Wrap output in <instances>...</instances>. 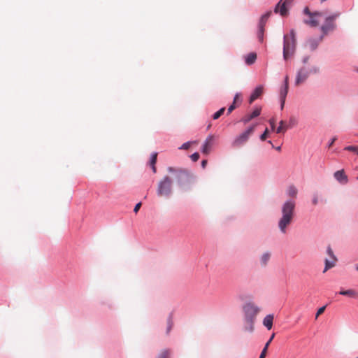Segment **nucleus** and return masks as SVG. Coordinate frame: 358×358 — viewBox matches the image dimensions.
Masks as SVG:
<instances>
[{
  "mask_svg": "<svg viewBox=\"0 0 358 358\" xmlns=\"http://www.w3.org/2000/svg\"><path fill=\"white\" fill-rule=\"evenodd\" d=\"M327 252L329 255L330 259L336 257V256L334 255V252H333V250H332V249H331V248L330 246L327 247Z\"/></svg>",
  "mask_w": 358,
  "mask_h": 358,
  "instance_id": "nucleus-30",
  "label": "nucleus"
},
{
  "mask_svg": "<svg viewBox=\"0 0 358 358\" xmlns=\"http://www.w3.org/2000/svg\"><path fill=\"white\" fill-rule=\"evenodd\" d=\"M303 14L307 16L303 19V23L310 27H317L319 26V18L322 16V13L319 11L311 12L308 7H305Z\"/></svg>",
  "mask_w": 358,
  "mask_h": 358,
  "instance_id": "nucleus-6",
  "label": "nucleus"
},
{
  "mask_svg": "<svg viewBox=\"0 0 358 358\" xmlns=\"http://www.w3.org/2000/svg\"><path fill=\"white\" fill-rule=\"evenodd\" d=\"M267 350H268L267 346H264V348H263V350L260 354L259 358H265L266 357V353H267Z\"/></svg>",
  "mask_w": 358,
  "mask_h": 358,
  "instance_id": "nucleus-32",
  "label": "nucleus"
},
{
  "mask_svg": "<svg viewBox=\"0 0 358 358\" xmlns=\"http://www.w3.org/2000/svg\"><path fill=\"white\" fill-rule=\"evenodd\" d=\"M256 125L250 127L246 131L238 135L232 142L231 145L234 148H238L244 145L252 135Z\"/></svg>",
  "mask_w": 358,
  "mask_h": 358,
  "instance_id": "nucleus-8",
  "label": "nucleus"
},
{
  "mask_svg": "<svg viewBox=\"0 0 358 358\" xmlns=\"http://www.w3.org/2000/svg\"><path fill=\"white\" fill-rule=\"evenodd\" d=\"M271 257V253L270 252H265L262 255L261 257L260 261L262 266H265L268 264L269 259Z\"/></svg>",
  "mask_w": 358,
  "mask_h": 358,
  "instance_id": "nucleus-22",
  "label": "nucleus"
},
{
  "mask_svg": "<svg viewBox=\"0 0 358 358\" xmlns=\"http://www.w3.org/2000/svg\"><path fill=\"white\" fill-rule=\"evenodd\" d=\"M357 178L358 179V177Z\"/></svg>",
  "mask_w": 358,
  "mask_h": 358,
  "instance_id": "nucleus-50",
  "label": "nucleus"
},
{
  "mask_svg": "<svg viewBox=\"0 0 358 358\" xmlns=\"http://www.w3.org/2000/svg\"><path fill=\"white\" fill-rule=\"evenodd\" d=\"M157 153L154 152L151 156V159H150V165L152 166V171L154 173H156V171H157L156 166H155V164L157 162Z\"/></svg>",
  "mask_w": 358,
  "mask_h": 358,
  "instance_id": "nucleus-23",
  "label": "nucleus"
},
{
  "mask_svg": "<svg viewBox=\"0 0 358 358\" xmlns=\"http://www.w3.org/2000/svg\"><path fill=\"white\" fill-rule=\"evenodd\" d=\"M335 178L342 184H346L348 182V176L345 173L343 170H339L334 173Z\"/></svg>",
  "mask_w": 358,
  "mask_h": 358,
  "instance_id": "nucleus-14",
  "label": "nucleus"
},
{
  "mask_svg": "<svg viewBox=\"0 0 358 358\" xmlns=\"http://www.w3.org/2000/svg\"><path fill=\"white\" fill-rule=\"evenodd\" d=\"M215 139V136L213 135H210L206 138L202 147V152L204 155H208L210 153L214 145Z\"/></svg>",
  "mask_w": 358,
  "mask_h": 358,
  "instance_id": "nucleus-12",
  "label": "nucleus"
},
{
  "mask_svg": "<svg viewBox=\"0 0 358 358\" xmlns=\"http://www.w3.org/2000/svg\"><path fill=\"white\" fill-rule=\"evenodd\" d=\"M287 92H288V86H284V87L280 90V99H281V109H282L284 107L285 98L287 94Z\"/></svg>",
  "mask_w": 358,
  "mask_h": 358,
  "instance_id": "nucleus-19",
  "label": "nucleus"
},
{
  "mask_svg": "<svg viewBox=\"0 0 358 358\" xmlns=\"http://www.w3.org/2000/svg\"><path fill=\"white\" fill-rule=\"evenodd\" d=\"M336 262H337V258L336 257L331 258V259H325V267H324V269L323 271V273H325L329 269L334 267L336 266Z\"/></svg>",
  "mask_w": 358,
  "mask_h": 358,
  "instance_id": "nucleus-17",
  "label": "nucleus"
},
{
  "mask_svg": "<svg viewBox=\"0 0 358 358\" xmlns=\"http://www.w3.org/2000/svg\"><path fill=\"white\" fill-rule=\"evenodd\" d=\"M170 357V352L169 350H164L162 351L158 358H169Z\"/></svg>",
  "mask_w": 358,
  "mask_h": 358,
  "instance_id": "nucleus-27",
  "label": "nucleus"
},
{
  "mask_svg": "<svg viewBox=\"0 0 358 358\" xmlns=\"http://www.w3.org/2000/svg\"><path fill=\"white\" fill-rule=\"evenodd\" d=\"M167 170L172 174V179L175 180L183 190L189 189L190 185L193 182V178L187 171L173 167H169Z\"/></svg>",
  "mask_w": 358,
  "mask_h": 358,
  "instance_id": "nucleus-3",
  "label": "nucleus"
},
{
  "mask_svg": "<svg viewBox=\"0 0 358 358\" xmlns=\"http://www.w3.org/2000/svg\"><path fill=\"white\" fill-rule=\"evenodd\" d=\"M239 99V94H236L234 96V101L233 103H234L236 104V101Z\"/></svg>",
  "mask_w": 358,
  "mask_h": 358,
  "instance_id": "nucleus-41",
  "label": "nucleus"
},
{
  "mask_svg": "<svg viewBox=\"0 0 358 358\" xmlns=\"http://www.w3.org/2000/svg\"><path fill=\"white\" fill-rule=\"evenodd\" d=\"M336 140V138H332L331 141L329 143V147L332 146Z\"/></svg>",
  "mask_w": 358,
  "mask_h": 358,
  "instance_id": "nucleus-44",
  "label": "nucleus"
},
{
  "mask_svg": "<svg viewBox=\"0 0 358 358\" xmlns=\"http://www.w3.org/2000/svg\"><path fill=\"white\" fill-rule=\"evenodd\" d=\"M257 59V55L255 52H251L245 57V63L248 65L254 64Z\"/></svg>",
  "mask_w": 358,
  "mask_h": 358,
  "instance_id": "nucleus-21",
  "label": "nucleus"
},
{
  "mask_svg": "<svg viewBox=\"0 0 358 358\" xmlns=\"http://www.w3.org/2000/svg\"><path fill=\"white\" fill-rule=\"evenodd\" d=\"M296 38L295 31L292 29L289 35L284 36L283 57L285 60L291 57L295 52Z\"/></svg>",
  "mask_w": 358,
  "mask_h": 358,
  "instance_id": "nucleus-4",
  "label": "nucleus"
},
{
  "mask_svg": "<svg viewBox=\"0 0 358 358\" xmlns=\"http://www.w3.org/2000/svg\"><path fill=\"white\" fill-rule=\"evenodd\" d=\"M357 268V270L358 271V266H357V268Z\"/></svg>",
  "mask_w": 358,
  "mask_h": 358,
  "instance_id": "nucleus-49",
  "label": "nucleus"
},
{
  "mask_svg": "<svg viewBox=\"0 0 358 358\" xmlns=\"http://www.w3.org/2000/svg\"><path fill=\"white\" fill-rule=\"evenodd\" d=\"M271 15V11H268L264 15H263L259 20V30H258V38L260 42L263 41L264 32V27L267 22L268 19Z\"/></svg>",
  "mask_w": 358,
  "mask_h": 358,
  "instance_id": "nucleus-11",
  "label": "nucleus"
},
{
  "mask_svg": "<svg viewBox=\"0 0 358 358\" xmlns=\"http://www.w3.org/2000/svg\"><path fill=\"white\" fill-rule=\"evenodd\" d=\"M296 203L294 200L286 201L281 207V217L278 225L280 231L285 234L287 228L292 222L295 215Z\"/></svg>",
  "mask_w": 358,
  "mask_h": 358,
  "instance_id": "nucleus-2",
  "label": "nucleus"
},
{
  "mask_svg": "<svg viewBox=\"0 0 358 358\" xmlns=\"http://www.w3.org/2000/svg\"><path fill=\"white\" fill-rule=\"evenodd\" d=\"M287 194L289 197L295 199L298 194V189L294 185H290L287 189Z\"/></svg>",
  "mask_w": 358,
  "mask_h": 358,
  "instance_id": "nucleus-20",
  "label": "nucleus"
},
{
  "mask_svg": "<svg viewBox=\"0 0 358 358\" xmlns=\"http://www.w3.org/2000/svg\"><path fill=\"white\" fill-rule=\"evenodd\" d=\"M191 142H186L185 143H183L181 147H180V149L181 150H187L190 145H191Z\"/></svg>",
  "mask_w": 358,
  "mask_h": 358,
  "instance_id": "nucleus-33",
  "label": "nucleus"
},
{
  "mask_svg": "<svg viewBox=\"0 0 358 358\" xmlns=\"http://www.w3.org/2000/svg\"><path fill=\"white\" fill-rule=\"evenodd\" d=\"M345 150H348V151H350V152H357L358 153V146H355V145H349V146H347L344 148Z\"/></svg>",
  "mask_w": 358,
  "mask_h": 358,
  "instance_id": "nucleus-26",
  "label": "nucleus"
},
{
  "mask_svg": "<svg viewBox=\"0 0 358 358\" xmlns=\"http://www.w3.org/2000/svg\"><path fill=\"white\" fill-rule=\"evenodd\" d=\"M307 61H308V58H305V59H303V62H304V63H306V62H307Z\"/></svg>",
  "mask_w": 358,
  "mask_h": 358,
  "instance_id": "nucleus-46",
  "label": "nucleus"
},
{
  "mask_svg": "<svg viewBox=\"0 0 358 358\" xmlns=\"http://www.w3.org/2000/svg\"><path fill=\"white\" fill-rule=\"evenodd\" d=\"M340 13H335L325 18L324 22L320 28L323 36L327 35L329 33L336 29L335 20L340 16Z\"/></svg>",
  "mask_w": 358,
  "mask_h": 358,
  "instance_id": "nucleus-7",
  "label": "nucleus"
},
{
  "mask_svg": "<svg viewBox=\"0 0 358 358\" xmlns=\"http://www.w3.org/2000/svg\"><path fill=\"white\" fill-rule=\"evenodd\" d=\"M141 206V202L138 203L135 206V207H134V212L135 213H137L138 212V210H139V209H140Z\"/></svg>",
  "mask_w": 358,
  "mask_h": 358,
  "instance_id": "nucleus-38",
  "label": "nucleus"
},
{
  "mask_svg": "<svg viewBox=\"0 0 358 358\" xmlns=\"http://www.w3.org/2000/svg\"><path fill=\"white\" fill-rule=\"evenodd\" d=\"M273 315L269 314L267 315L263 320V324L268 329L270 330L273 327Z\"/></svg>",
  "mask_w": 358,
  "mask_h": 358,
  "instance_id": "nucleus-16",
  "label": "nucleus"
},
{
  "mask_svg": "<svg viewBox=\"0 0 358 358\" xmlns=\"http://www.w3.org/2000/svg\"><path fill=\"white\" fill-rule=\"evenodd\" d=\"M276 149H277L278 150H280V147H278Z\"/></svg>",
  "mask_w": 358,
  "mask_h": 358,
  "instance_id": "nucleus-47",
  "label": "nucleus"
},
{
  "mask_svg": "<svg viewBox=\"0 0 358 358\" xmlns=\"http://www.w3.org/2000/svg\"><path fill=\"white\" fill-rule=\"evenodd\" d=\"M357 71H358V69H357Z\"/></svg>",
  "mask_w": 358,
  "mask_h": 358,
  "instance_id": "nucleus-51",
  "label": "nucleus"
},
{
  "mask_svg": "<svg viewBox=\"0 0 358 358\" xmlns=\"http://www.w3.org/2000/svg\"><path fill=\"white\" fill-rule=\"evenodd\" d=\"M319 71V69L315 66L312 67H302L297 73L295 85H299L301 83L305 82V80L308 78L309 75L311 73H316Z\"/></svg>",
  "mask_w": 358,
  "mask_h": 358,
  "instance_id": "nucleus-9",
  "label": "nucleus"
},
{
  "mask_svg": "<svg viewBox=\"0 0 358 358\" xmlns=\"http://www.w3.org/2000/svg\"><path fill=\"white\" fill-rule=\"evenodd\" d=\"M206 164H207V160H203L201 162V166H202L203 168H205Z\"/></svg>",
  "mask_w": 358,
  "mask_h": 358,
  "instance_id": "nucleus-43",
  "label": "nucleus"
},
{
  "mask_svg": "<svg viewBox=\"0 0 358 358\" xmlns=\"http://www.w3.org/2000/svg\"><path fill=\"white\" fill-rule=\"evenodd\" d=\"M190 157L193 162H197L199 159V154L198 152H194L190 156Z\"/></svg>",
  "mask_w": 358,
  "mask_h": 358,
  "instance_id": "nucleus-29",
  "label": "nucleus"
},
{
  "mask_svg": "<svg viewBox=\"0 0 358 358\" xmlns=\"http://www.w3.org/2000/svg\"><path fill=\"white\" fill-rule=\"evenodd\" d=\"M288 80H289V77H288V76H286L285 78V86H288Z\"/></svg>",
  "mask_w": 358,
  "mask_h": 358,
  "instance_id": "nucleus-42",
  "label": "nucleus"
},
{
  "mask_svg": "<svg viewBox=\"0 0 358 358\" xmlns=\"http://www.w3.org/2000/svg\"><path fill=\"white\" fill-rule=\"evenodd\" d=\"M274 336H275V334H273L271 335V338H269V340L266 343L265 346H267V348H268V346H269L270 343H271V341H273Z\"/></svg>",
  "mask_w": 358,
  "mask_h": 358,
  "instance_id": "nucleus-39",
  "label": "nucleus"
},
{
  "mask_svg": "<svg viewBox=\"0 0 358 358\" xmlns=\"http://www.w3.org/2000/svg\"><path fill=\"white\" fill-rule=\"evenodd\" d=\"M312 203L314 206L317 205L318 203V196L317 195L315 194L313 196V200H312Z\"/></svg>",
  "mask_w": 358,
  "mask_h": 358,
  "instance_id": "nucleus-36",
  "label": "nucleus"
},
{
  "mask_svg": "<svg viewBox=\"0 0 358 358\" xmlns=\"http://www.w3.org/2000/svg\"><path fill=\"white\" fill-rule=\"evenodd\" d=\"M310 48L312 50H314L316 49L317 46V43L315 41H310Z\"/></svg>",
  "mask_w": 358,
  "mask_h": 358,
  "instance_id": "nucleus-35",
  "label": "nucleus"
},
{
  "mask_svg": "<svg viewBox=\"0 0 358 358\" xmlns=\"http://www.w3.org/2000/svg\"><path fill=\"white\" fill-rule=\"evenodd\" d=\"M339 294L351 298H358V292L352 289L348 290H341L340 291Z\"/></svg>",
  "mask_w": 358,
  "mask_h": 358,
  "instance_id": "nucleus-18",
  "label": "nucleus"
},
{
  "mask_svg": "<svg viewBox=\"0 0 358 358\" xmlns=\"http://www.w3.org/2000/svg\"><path fill=\"white\" fill-rule=\"evenodd\" d=\"M243 330L252 333L255 330V322L261 308L254 302L249 301L243 306Z\"/></svg>",
  "mask_w": 358,
  "mask_h": 358,
  "instance_id": "nucleus-1",
  "label": "nucleus"
},
{
  "mask_svg": "<svg viewBox=\"0 0 358 358\" xmlns=\"http://www.w3.org/2000/svg\"><path fill=\"white\" fill-rule=\"evenodd\" d=\"M288 127L285 125V122L283 120H281L280 122V125L276 129V132L278 134L279 133H284L287 129Z\"/></svg>",
  "mask_w": 358,
  "mask_h": 358,
  "instance_id": "nucleus-24",
  "label": "nucleus"
},
{
  "mask_svg": "<svg viewBox=\"0 0 358 358\" xmlns=\"http://www.w3.org/2000/svg\"><path fill=\"white\" fill-rule=\"evenodd\" d=\"M322 37H323V36L320 37V41H322Z\"/></svg>",
  "mask_w": 358,
  "mask_h": 358,
  "instance_id": "nucleus-48",
  "label": "nucleus"
},
{
  "mask_svg": "<svg viewBox=\"0 0 358 358\" xmlns=\"http://www.w3.org/2000/svg\"><path fill=\"white\" fill-rule=\"evenodd\" d=\"M261 113V108H256L254 111L250 113L245 115L242 119L241 121L246 124L249 122L250 120H252L253 118L259 116Z\"/></svg>",
  "mask_w": 358,
  "mask_h": 358,
  "instance_id": "nucleus-13",
  "label": "nucleus"
},
{
  "mask_svg": "<svg viewBox=\"0 0 358 358\" xmlns=\"http://www.w3.org/2000/svg\"><path fill=\"white\" fill-rule=\"evenodd\" d=\"M225 108H220L218 111H217L214 115H213V118L214 120L218 119L224 112Z\"/></svg>",
  "mask_w": 358,
  "mask_h": 358,
  "instance_id": "nucleus-25",
  "label": "nucleus"
},
{
  "mask_svg": "<svg viewBox=\"0 0 358 358\" xmlns=\"http://www.w3.org/2000/svg\"><path fill=\"white\" fill-rule=\"evenodd\" d=\"M268 134V129L266 128L265 129L264 132L260 136V139L263 141H265L267 138Z\"/></svg>",
  "mask_w": 358,
  "mask_h": 358,
  "instance_id": "nucleus-31",
  "label": "nucleus"
},
{
  "mask_svg": "<svg viewBox=\"0 0 358 358\" xmlns=\"http://www.w3.org/2000/svg\"><path fill=\"white\" fill-rule=\"evenodd\" d=\"M173 326V322L171 318L168 320V328H167V334L171 331Z\"/></svg>",
  "mask_w": 358,
  "mask_h": 358,
  "instance_id": "nucleus-34",
  "label": "nucleus"
},
{
  "mask_svg": "<svg viewBox=\"0 0 358 358\" xmlns=\"http://www.w3.org/2000/svg\"><path fill=\"white\" fill-rule=\"evenodd\" d=\"M236 104L233 103L228 108V114L231 113L236 108Z\"/></svg>",
  "mask_w": 358,
  "mask_h": 358,
  "instance_id": "nucleus-37",
  "label": "nucleus"
},
{
  "mask_svg": "<svg viewBox=\"0 0 358 358\" xmlns=\"http://www.w3.org/2000/svg\"><path fill=\"white\" fill-rule=\"evenodd\" d=\"M269 123L271 124V129H274L275 128V120L274 119H271L269 120Z\"/></svg>",
  "mask_w": 358,
  "mask_h": 358,
  "instance_id": "nucleus-40",
  "label": "nucleus"
},
{
  "mask_svg": "<svg viewBox=\"0 0 358 358\" xmlns=\"http://www.w3.org/2000/svg\"><path fill=\"white\" fill-rule=\"evenodd\" d=\"M325 308H326V306H322L321 308H320L317 311V313H316V315H315V317L317 318L319 317V315H322L324 310H325Z\"/></svg>",
  "mask_w": 358,
  "mask_h": 358,
  "instance_id": "nucleus-28",
  "label": "nucleus"
},
{
  "mask_svg": "<svg viewBox=\"0 0 358 358\" xmlns=\"http://www.w3.org/2000/svg\"><path fill=\"white\" fill-rule=\"evenodd\" d=\"M294 121H295V120H294V117L290 118V120H289L290 124H294Z\"/></svg>",
  "mask_w": 358,
  "mask_h": 358,
  "instance_id": "nucleus-45",
  "label": "nucleus"
},
{
  "mask_svg": "<svg viewBox=\"0 0 358 358\" xmlns=\"http://www.w3.org/2000/svg\"><path fill=\"white\" fill-rule=\"evenodd\" d=\"M172 182L173 180L170 176H164L157 185V195L169 197L172 193Z\"/></svg>",
  "mask_w": 358,
  "mask_h": 358,
  "instance_id": "nucleus-5",
  "label": "nucleus"
},
{
  "mask_svg": "<svg viewBox=\"0 0 358 358\" xmlns=\"http://www.w3.org/2000/svg\"><path fill=\"white\" fill-rule=\"evenodd\" d=\"M264 88L262 86H259L256 87L250 97V103H252L255 100L258 99L262 94Z\"/></svg>",
  "mask_w": 358,
  "mask_h": 358,
  "instance_id": "nucleus-15",
  "label": "nucleus"
},
{
  "mask_svg": "<svg viewBox=\"0 0 358 358\" xmlns=\"http://www.w3.org/2000/svg\"><path fill=\"white\" fill-rule=\"evenodd\" d=\"M292 0H280L275 7L274 12L281 16H287L291 7Z\"/></svg>",
  "mask_w": 358,
  "mask_h": 358,
  "instance_id": "nucleus-10",
  "label": "nucleus"
}]
</instances>
